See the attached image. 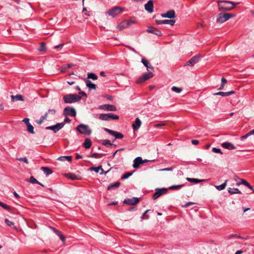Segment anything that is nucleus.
<instances>
[{"label": "nucleus", "mask_w": 254, "mask_h": 254, "mask_svg": "<svg viewBox=\"0 0 254 254\" xmlns=\"http://www.w3.org/2000/svg\"><path fill=\"white\" fill-rule=\"evenodd\" d=\"M90 170L95 171L96 173H99L100 170H101L102 171H103V170L102 169L101 166H99L98 167H91L90 168Z\"/></svg>", "instance_id": "obj_40"}, {"label": "nucleus", "mask_w": 254, "mask_h": 254, "mask_svg": "<svg viewBox=\"0 0 254 254\" xmlns=\"http://www.w3.org/2000/svg\"><path fill=\"white\" fill-rule=\"evenodd\" d=\"M194 204V203H193V202H188V203H186V204L183 206V207H188L189 206H190V205H191V204Z\"/></svg>", "instance_id": "obj_63"}, {"label": "nucleus", "mask_w": 254, "mask_h": 254, "mask_svg": "<svg viewBox=\"0 0 254 254\" xmlns=\"http://www.w3.org/2000/svg\"><path fill=\"white\" fill-rule=\"evenodd\" d=\"M4 222L7 226L10 227H12L13 226H14V223L9 220L8 219H5L4 220Z\"/></svg>", "instance_id": "obj_46"}, {"label": "nucleus", "mask_w": 254, "mask_h": 254, "mask_svg": "<svg viewBox=\"0 0 254 254\" xmlns=\"http://www.w3.org/2000/svg\"><path fill=\"white\" fill-rule=\"evenodd\" d=\"M141 125V122L138 118L135 119V124H132V128L134 130L138 129Z\"/></svg>", "instance_id": "obj_25"}, {"label": "nucleus", "mask_w": 254, "mask_h": 254, "mask_svg": "<svg viewBox=\"0 0 254 254\" xmlns=\"http://www.w3.org/2000/svg\"><path fill=\"white\" fill-rule=\"evenodd\" d=\"M27 130L29 132L34 134V127L30 124L27 125Z\"/></svg>", "instance_id": "obj_42"}, {"label": "nucleus", "mask_w": 254, "mask_h": 254, "mask_svg": "<svg viewBox=\"0 0 254 254\" xmlns=\"http://www.w3.org/2000/svg\"><path fill=\"white\" fill-rule=\"evenodd\" d=\"M146 31L148 33H153L159 36L162 35V33L159 30L152 26L148 27Z\"/></svg>", "instance_id": "obj_16"}, {"label": "nucleus", "mask_w": 254, "mask_h": 254, "mask_svg": "<svg viewBox=\"0 0 254 254\" xmlns=\"http://www.w3.org/2000/svg\"><path fill=\"white\" fill-rule=\"evenodd\" d=\"M217 2L218 10L222 11L231 10L237 4V3H234L232 1L227 0H218Z\"/></svg>", "instance_id": "obj_1"}, {"label": "nucleus", "mask_w": 254, "mask_h": 254, "mask_svg": "<svg viewBox=\"0 0 254 254\" xmlns=\"http://www.w3.org/2000/svg\"><path fill=\"white\" fill-rule=\"evenodd\" d=\"M145 9L149 12V13H151L153 11V2L152 0H149L145 5H144Z\"/></svg>", "instance_id": "obj_18"}, {"label": "nucleus", "mask_w": 254, "mask_h": 254, "mask_svg": "<svg viewBox=\"0 0 254 254\" xmlns=\"http://www.w3.org/2000/svg\"><path fill=\"white\" fill-rule=\"evenodd\" d=\"M48 114H51L52 115H54L56 113V110L54 109H49L48 111Z\"/></svg>", "instance_id": "obj_59"}, {"label": "nucleus", "mask_w": 254, "mask_h": 254, "mask_svg": "<svg viewBox=\"0 0 254 254\" xmlns=\"http://www.w3.org/2000/svg\"><path fill=\"white\" fill-rule=\"evenodd\" d=\"M38 50L40 52H44L46 51V45L44 44V43H42L41 44Z\"/></svg>", "instance_id": "obj_49"}, {"label": "nucleus", "mask_w": 254, "mask_h": 254, "mask_svg": "<svg viewBox=\"0 0 254 254\" xmlns=\"http://www.w3.org/2000/svg\"><path fill=\"white\" fill-rule=\"evenodd\" d=\"M127 26L126 22H122L120 24H119L117 26L118 29L119 30H122L125 29Z\"/></svg>", "instance_id": "obj_36"}, {"label": "nucleus", "mask_w": 254, "mask_h": 254, "mask_svg": "<svg viewBox=\"0 0 254 254\" xmlns=\"http://www.w3.org/2000/svg\"><path fill=\"white\" fill-rule=\"evenodd\" d=\"M187 180L190 183H194L195 184H197L198 183H200L201 182H202L203 180H199L198 179H195V178H187Z\"/></svg>", "instance_id": "obj_34"}, {"label": "nucleus", "mask_w": 254, "mask_h": 254, "mask_svg": "<svg viewBox=\"0 0 254 254\" xmlns=\"http://www.w3.org/2000/svg\"><path fill=\"white\" fill-rule=\"evenodd\" d=\"M59 237L61 239V240H62V241L63 242V243H64L65 241V237L61 234V233L59 231V234L58 233L57 234Z\"/></svg>", "instance_id": "obj_51"}, {"label": "nucleus", "mask_w": 254, "mask_h": 254, "mask_svg": "<svg viewBox=\"0 0 254 254\" xmlns=\"http://www.w3.org/2000/svg\"><path fill=\"white\" fill-rule=\"evenodd\" d=\"M184 186V185H183V184L179 185H174V186H172L170 187L169 189L171 190H179L181 188H182V187H183Z\"/></svg>", "instance_id": "obj_39"}, {"label": "nucleus", "mask_w": 254, "mask_h": 254, "mask_svg": "<svg viewBox=\"0 0 254 254\" xmlns=\"http://www.w3.org/2000/svg\"><path fill=\"white\" fill-rule=\"evenodd\" d=\"M58 160L61 161H68V162H71L72 160V157L71 156H63L59 157L58 158Z\"/></svg>", "instance_id": "obj_29"}, {"label": "nucleus", "mask_w": 254, "mask_h": 254, "mask_svg": "<svg viewBox=\"0 0 254 254\" xmlns=\"http://www.w3.org/2000/svg\"><path fill=\"white\" fill-rule=\"evenodd\" d=\"M199 56L198 55H196L192 57L185 65V66L188 65L193 66L195 64H196L199 60Z\"/></svg>", "instance_id": "obj_14"}, {"label": "nucleus", "mask_w": 254, "mask_h": 254, "mask_svg": "<svg viewBox=\"0 0 254 254\" xmlns=\"http://www.w3.org/2000/svg\"><path fill=\"white\" fill-rule=\"evenodd\" d=\"M11 99L12 102H15L16 101H24L23 96L20 94H17L16 95H12L11 96Z\"/></svg>", "instance_id": "obj_24"}, {"label": "nucleus", "mask_w": 254, "mask_h": 254, "mask_svg": "<svg viewBox=\"0 0 254 254\" xmlns=\"http://www.w3.org/2000/svg\"><path fill=\"white\" fill-rule=\"evenodd\" d=\"M28 182L32 183V184H37L42 187H44V185L40 183L38 181H37L34 177L31 176L28 180Z\"/></svg>", "instance_id": "obj_30"}, {"label": "nucleus", "mask_w": 254, "mask_h": 254, "mask_svg": "<svg viewBox=\"0 0 254 254\" xmlns=\"http://www.w3.org/2000/svg\"><path fill=\"white\" fill-rule=\"evenodd\" d=\"M156 23L158 24H169L171 26H173L175 23V20L174 19H170V20H156Z\"/></svg>", "instance_id": "obj_15"}, {"label": "nucleus", "mask_w": 254, "mask_h": 254, "mask_svg": "<svg viewBox=\"0 0 254 254\" xmlns=\"http://www.w3.org/2000/svg\"><path fill=\"white\" fill-rule=\"evenodd\" d=\"M64 114L65 116H70L71 117H75L76 112L74 108L66 107L64 110Z\"/></svg>", "instance_id": "obj_8"}, {"label": "nucleus", "mask_w": 254, "mask_h": 254, "mask_svg": "<svg viewBox=\"0 0 254 254\" xmlns=\"http://www.w3.org/2000/svg\"><path fill=\"white\" fill-rule=\"evenodd\" d=\"M66 68L65 67V66L64 65V66H62L61 68H60V70L61 72H64L66 71Z\"/></svg>", "instance_id": "obj_64"}, {"label": "nucleus", "mask_w": 254, "mask_h": 254, "mask_svg": "<svg viewBox=\"0 0 254 254\" xmlns=\"http://www.w3.org/2000/svg\"><path fill=\"white\" fill-rule=\"evenodd\" d=\"M65 176L69 179H70L72 180H77L78 179V177L74 174H65Z\"/></svg>", "instance_id": "obj_33"}, {"label": "nucleus", "mask_w": 254, "mask_h": 254, "mask_svg": "<svg viewBox=\"0 0 254 254\" xmlns=\"http://www.w3.org/2000/svg\"><path fill=\"white\" fill-rule=\"evenodd\" d=\"M102 144L105 146L109 147L112 145L116 146V145H113L110 141V140L108 139H105L103 141Z\"/></svg>", "instance_id": "obj_37"}, {"label": "nucleus", "mask_w": 254, "mask_h": 254, "mask_svg": "<svg viewBox=\"0 0 254 254\" xmlns=\"http://www.w3.org/2000/svg\"><path fill=\"white\" fill-rule=\"evenodd\" d=\"M167 191V190L165 188L157 189L156 192L154 193L153 198L156 199L160 197L161 195L165 194Z\"/></svg>", "instance_id": "obj_12"}, {"label": "nucleus", "mask_w": 254, "mask_h": 254, "mask_svg": "<svg viewBox=\"0 0 254 254\" xmlns=\"http://www.w3.org/2000/svg\"><path fill=\"white\" fill-rule=\"evenodd\" d=\"M143 164V160L141 157H137L133 160L132 166L134 168L137 169L139 165Z\"/></svg>", "instance_id": "obj_20"}, {"label": "nucleus", "mask_w": 254, "mask_h": 254, "mask_svg": "<svg viewBox=\"0 0 254 254\" xmlns=\"http://www.w3.org/2000/svg\"><path fill=\"white\" fill-rule=\"evenodd\" d=\"M47 116L48 113H46L44 116H43L40 118L39 120L36 121L37 123L39 125L41 124L43 122L44 120H45L47 118Z\"/></svg>", "instance_id": "obj_38"}, {"label": "nucleus", "mask_w": 254, "mask_h": 254, "mask_svg": "<svg viewBox=\"0 0 254 254\" xmlns=\"http://www.w3.org/2000/svg\"><path fill=\"white\" fill-rule=\"evenodd\" d=\"M99 109L109 111H116L117 110V107L115 105L110 104H105L100 106Z\"/></svg>", "instance_id": "obj_13"}, {"label": "nucleus", "mask_w": 254, "mask_h": 254, "mask_svg": "<svg viewBox=\"0 0 254 254\" xmlns=\"http://www.w3.org/2000/svg\"><path fill=\"white\" fill-rule=\"evenodd\" d=\"M59 237L61 239V240H62V241L63 242V243H64L65 241V237L61 234V233L59 231V234L58 233L57 234Z\"/></svg>", "instance_id": "obj_53"}, {"label": "nucleus", "mask_w": 254, "mask_h": 254, "mask_svg": "<svg viewBox=\"0 0 254 254\" xmlns=\"http://www.w3.org/2000/svg\"><path fill=\"white\" fill-rule=\"evenodd\" d=\"M173 169V168L170 167V168H166L164 169H160V171H172Z\"/></svg>", "instance_id": "obj_57"}, {"label": "nucleus", "mask_w": 254, "mask_h": 254, "mask_svg": "<svg viewBox=\"0 0 254 254\" xmlns=\"http://www.w3.org/2000/svg\"><path fill=\"white\" fill-rule=\"evenodd\" d=\"M126 47L130 50L132 51L133 52H134L135 54L137 55H139V53L137 52L133 48L131 47L130 46H126Z\"/></svg>", "instance_id": "obj_56"}, {"label": "nucleus", "mask_w": 254, "mask_h": 254, "mask_svg": "<svg viewBox=\"0 0 254 254\" xmlns=\"http://www.w3.org/2000/svg\"><path fill=\"white\" fill-rule=\"evenodd\" d=\"M161 16L162 17H167L170 19L173 18L176 16L175 12L174 10H170L166 13L161 14Z\"/></svg>", "instance_id": "obj_17"}, {"label": "nucleus", "mask_w": 254, "mask_h": 254, "mask_svg": "<svg viewBox=\"0 0 254 254\" xmlns=\"http://www.w3.org/2000/svg\"><path fill=\"white\" fill-rule=\"evenodd\" d=\"M241 183H237L238 185H240V184H243L247 187L250 186V184L249 183H248L246 180H245L244 179H241Z\"/></svg>", "instance_id": "obj_48"}, {"label": "nucleus", "mask_w": 254, "mask_h": 254, "mask_svg": "<svg viewBox=\"0 0 254 254\" xmlns=\"http://www.w3.org/2000/svg\"><path fill=\"white\" fill-rule=\"evenodd\" d=\"M120 185V182H115L114 183H112L110 184L108 187V190H114L115 189L118 188Z\"/></svg>", "instance_id": "obj_26"}, {"label": "nucleus", "mask_w": 254, "mask_h": 254, "mask_svg": "<svg viewBox=\"0 0 254 254\" xmlns=\"http://www.w3.org/2000/svg\"><path fill=\"white\" fill-rule=\"evenodd\" d=\"M141 63L146 67L148 71L152 72L153 70V67L145 58H142Z\"/></svg>", "instance_id": "obj_19"}, {"label": "nucleus", "mask_w": 254, "mask_h": 254, "mask_svg": "<svg viewBox=\"0 0 254 254\" xmlns=\"http://www.w3.org/2000/svg\"><path fill=\"white\" fill-rule=\"evenodd\" d=\"M235 16V15L232 13H220L217 16L216 22L219 23H222Z\"/></svg>", "instance_id": "obj_3"}, {"label": "nucleus", "mask_w": 254, "mask_h": 254, "mask_svg": "<svg viewBox=\"0 0 254 254\" xmlns=\"http://www.w3.org/2000/svg\"><path fill=\"white\" fill-rule=\"evenodd\" d=\"M104 130L109 133L110 135L114 136L115 139H122L124 137V135L117 131L113 130L107 128H104Z\"/></svg>", "instance_id": "obj_10"}, {"label": "nucleus", "mask_w": 254, "mask_h": 254, "mask_svg": "<svg viewBox=\"0 0 254 254\" xmlns=\"http://www.w3.org/2000/svg\"><path fill=\"white\" fill-rule=\"evenodd\" d=\"M83 80H84L87 87L89 88V90H95L96 89V85L93 83L90 80L86 78H83Z\"/></svg>", "instance_id": "obj_21"}, {"label": "nucleus", "mask_w": 254, "mask_h": 254, "mask_svg": "<svg viewBox=\"0 0 254 254\" xmlns=\"http://www.w3.org/2000/svg\"><path fill=\"white\" fill-rule=\"evenodd\" d=\"M124 9L119 6H115L110 9H109L107 13L113 17H115L116 15L121 13Z\"/></svg>", "instance_id": "obj_6"}, {"label": "nucleus", "mask_w": 254, "mask_h": 254, "mask_svg": "<svg viewBox=\"0 0 254 254\" xmlns=\"http://www.w3.org/2000/svg\"><path fill=\"white\" fill-rule=\"evenodd\" d=\"M153 77V74L152 72L144 73L141 76H140L137 80L136 82L138 84L143 83L145 81L150 79Z\"/></svg>", "instance_id": "obj_9"}, {"label": "nucleus", "mask_w": 254, "mask_h": 254, "mask_svg": "<svg viewBox=\"0 0 254 254\" xmlns=\"http://www.w3.org/2000/svg\"><path fill=\"white\" fill-rule=\"evenodd\" d=\"M0 206L7 210H9L10 209V207L9 206L1 201H0Z\"/></svg>", "instance_id": "obj_44"}, {"label": "nucleus", "mask_w": 254, "mask_h": 254, "mask_svg": "<svg viewBox=\"0 0 254 254\" xmlns=\"http://www.w3.org/2000/svg\"><path fill=\"white\" fill-rule=\"evenodd\" d=\"M81 97L76 94H67L64 96L63 99L65 103L71 104L79 101Z\"/></svg>", "instance_id": "obj_2"}, {"label": "nucleus", "mask_w": 254, "mask_h": 254, "mask_svg": "<svg viewBox=\"0 0 254 254\" xmlns=\"http://www.w3.org/2000/svg\"><path fill=\"white\" fill-rule=\"evenodd\" d=\"M105 154H100L98 153H94L91 154L90 157L91 158H97L98 155H101V156H105Z\"/></svg>", "instance_id": "obj_50"}, {"label": "nucleus", "mask_w": 254, "mask_h": 254, "mask_svg": "<svg viewBox=\"0 0 254 254\" xmlns=\"http://www.w3.org/2000/svg\"><path fill=\"white\" fill-rule=\"evenodd\" d=\"M132 174V173L130 172L126 173L122 176L121 179L122 180L127 179L128 178H129L130 176H131Z\"/></svg>", "instance_id": "obj_45"}, {"label": "nucleus", "mask_w": 254, "mask_h": 254, "mask_svg": "<svg viewBox=\"0 0 254 254\" xmlns=\"http://www.w3.org/2000/svg\"><path fill=\"white\" fill-rule=\"evenodd\" d=\"M92 143L91 141L89 138H86L83 143V146L86 149L90 148Z\"/></svg>", "instance_id": "obj_31"}, {"label": "nucleus", "mask_w": 254, "mask_h": 254, "mask_svg": "<svg viewBox=\"0 0 254 254\" xmlns=\"http://www.w3.org/2000/svg\"><path fill=\"white\" fill-rule=\"evenodd\" d=\"M235 93V92L234 91H229V92H217V93H214L213 95L216 96V95H220V96H222L223 97H225V96H230L231 95H232L233 94Z\"/></svg>", "instance_id": "obj_23"}, {"label": "nucleus", "mask_w": 254, "mask_h": 254, "mask_svg": "<svg viewBox=\"0 0 254 254\" xmlns=\"http://www.w3.org/2000/svg\"><path fill=\"white\" fill-rule=\"evenodd\" d=\"M227 181L226 180L224 183L219 185V186H215V187L218 190H222L225 189L227 185Z\"/></svg>", "instance_id": "obj_32"}, {"label": "nucleus", "mask_w": 254, "mask_h": 254, "mask_svg": "<svg viewBox=\"0 0 254 254\" xmlns=\"http://www.w3.org/2000/svg\"><path fill=\"white\" fill-rule=\"evenodd\" d=\"M17 159L19 161L24 162L26 163V164L29 163V162L26 157H23V158H17Z\"/></svg>", "instance_id": "obj_55"}, {"label": "nucleus", "mask_w": 254, "mask_h": 254, "mask_svg": "<svg viewBox=\"0 0 254 254\" xmlns=\"http://www.w3.org/2000/svg\"><path fill=\"white\" fill-rule=\"evenodd\" d=\"M171 89L173 91L175 92L178 93H180L182 90V89L181 88H178L176 86H173L171 88Z\"/></svg>", "instance_id": "obj_47"}, {"label": "nucleus", "mask_w": 254, "mask_h": 254, "mask_svg": "<svg viewBox=\"0 0 254 254\" xmlns=\"http://www.w3.org/2000/svg\"><path fill=\"white\" fill-rule=\"evenodd\" d=\"M99 119L102 121L115 120L119 119V117L113 113L101 114Z\"/></svg>", "instance_id": "obj_5"}, {"label": "nucleus", "mask_w": 254, "mask_h": 254, "mask_svg": "<svg viewBox=\"0 0 254 254\" xmlns=\"http://www.w3.org/2000/svg\"><path fill=\"white\" fill-rule=\"evenodd\" d=\"M70 122L71 120L69 118L65 117V119H64V122L63 123H64L65 124V123H70Z\"/></svg>", "instance_id": "obj_60"}, {"label": "nucleus", "mask_w": 254, "mask_h": 254, "mask_svg": "<svg viewBox=\"0 0 254 254\" xmlns=\"http://www.w3.org/2000/svg\"><path fill=\"white\" fill-rule=\"evenodd\" d=\"M87 79H92L94 80L98 79V76L94 73L90 72L87 74Z\"/></svg>", "instance_id": "obj_35"}, {"label": "nucleus", "mask_w": 254, "mask_h": 254, "mask_svg": "<svg viewBox=\"0 0 254 254\" xmlns=\"http://www.w3.org/2000/svg\"><path fill=\"white\" fill-rule=\"evenodd\" d=\"M149 211V210H146L143 214L142 217L145 216L146 219L149 218V216L146 214V213ZM143 219V217L142 218Z\"/></svg>", "instance_id": "obj_58"}, {"label": "nucleus", "mask_w": 254, "mask_h": 254, "mask_svg": "<svg viewBox=\"0 0 254 254\" xmlns=\"http://www.w3.org/2000/svg\"><path fill=\"white\" fill-rule=\"evenodd\" d=\"M226 82H227L226 79L225 78L222 77L221 78V84L220 87L218 88V90H222L224 88V85Z\"/></svg>", "instance_id": "obj_41"}, {"label": "nucleus", "mask_w": 254, "mask_h": 254, "mask_svg": "<svg viewBox=\"0 0 254 254\" xmlns=\"http://www.w3.org/2000/svg\"><path fill=\"white\" fill-rule=\"evenodd\" d=\"M253 134H254V131H250V132H249L248 133H247L245 135L242 136L241 137V140H244V139H246L248 136H249L250 135H252Z\"/></svg>", "instance_id": "obj_43"}, {"label": "nucleus", "mask_w": 254, "mask_h": 254, "mask_svg": "<svg viewBox=\"0 0 254 254\" xmlns=\"http://www.w3.org/2000/svg\"><path fill=\"white\" fill-rule=\"evenodd\" d=\"M221 146L222 147L229 150H233L236 148V147L232 143L229 142H223L222 143Z\"/></svg>", "instance_id": "obj_22"}, {"label": "nucleus", "mask_w": 254, "mask_h": 254, "mask_svg": "<svg viewBox=\"0 0 254 254\" xmlns=\"http://www.w3.org/2000/svg\"><path fill=\"white\" fill-rule=\"evenodd\" d=\"M41 169L43 171L44 173L46 175L48 176L53 173V171L49 168L47 167H42Z\"/></svg>", "instance_id": "obj_28"}, {"label": "nucleus", "mask_w": 254, "mask_h": 254, "mask_svg": "<svg viewBox=\"0 0 254 254\" xmlns=\"http://www.w3.org/2000/svg\"><path fill=\"white\" fill-rule=\"evenodd\" d=\"M212 151L214 153H220V154H222V152H221V150L219 148H215V147H213L212 149Z\"/></svg>", "instance_id": "obj_54"}, {"label": "nucleus", "mask_w": 254, "mask_h": 254, "mask_svg": "<svg viewBox=\"0 0 254 254\" xmlns=\"http://www.w3.org/2000/svg\"><path fill=\"white\" fill-rule=\"evenodd\" d=\"M76 130L81 134L89 135L92 132L91 129L87 125L80 124L76 127Z\"/></svg>", "instance_id": "obj_4"}, {"label": "nucleus", "mask_w": 254, "mask_h": 254, "mask_svg": "<svg viewBox=\"0 0 254 254\" xmlns=\"http://www.w3.org/2000/svg\"><path fill=\"white\" fill-rule=\"evenodd\" d=\"M191 143L193 145H197L199 143V141L198 140L193 139L191 140Z\"/></svg>", "instance_id": "obj_61"}, {"label": "nucleus", "mask_w": 254, "mask_h": 254, "mask_svg": "<svg viewBox=\"0 0 254 254\" xmlns=\"http://www.w3.org/2000/svg\"><path fill=\"white\" fill-rule=\"evenodd\" d=\"M59 237L61 239V240H62V241L63 242V243H64L65 241V237L61 234V233L59 231V234L58 233L57 234Z\"/></svg>", "instance_id": "obj_52"}, {"label": "nucleus", "mask_w": 254, "mask_h": 254, "mask_svg": "<svg viewBox=\"0 0 254 254\" xmlns=\"http://www.w3.org/2000/svg\"><path fill=\"white\" fill-rule=\"evenodd\" d=\"M228 191L231 194L242 193L241 191L237 188H229Z\"/></svg>", "instance_id": "obj_27"}, {"label": "nucleus", "mask_w": 254, "mask_h": 254, "mask_svg": "<svg viewBox=\"0 0 254 254\" xmlns=\"http://www.w3.org/2000/svg\"><path fill=\"white\" fill-rule=\"evenodd\" d=\"M139 201V198L133 197L131 198H127L125 199L124 203L129 205H134L138 203Z\"/></svg>", "instance_id": "obj_11"}, {"label": "nucleus", "mask_w": 254, "mask_h": 254, "mask_svg": "<svg viewBox=\"0 0 254 254\" xmlns=\"http://www.w3.org/2000/svg\"><path fill=\"white\" fill-rule=\"evenodd\" d=\"M23 122H24L26 125L30 124L29 119L28 118L24 119Z\"/></svg>", "instance_id": "obj_62"}, {"label": "nucleus", "mask_w": 254, "mask_h": 254, "mask_svg": "<svg viewBox=\"0 0 254 254\" xmlns=\"http://www.w3.org/2000/svg\"><path fill=\"white\" fill-rule=\"evenodd\" d=\"M64 123H57L55 125L47 127H46V129H48V130H52L55 133H56L59 130H60L61 128H62L64 127Z\"/></svg>", "instance_id": "obj_7"}]
</instances>
